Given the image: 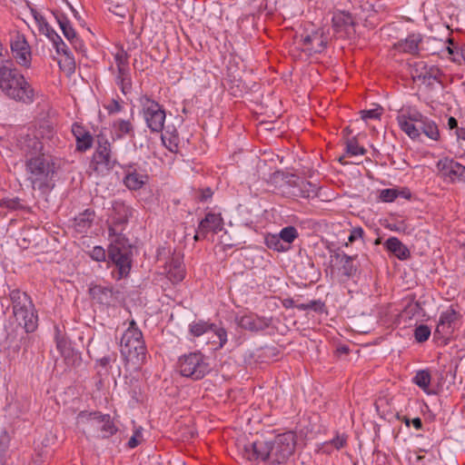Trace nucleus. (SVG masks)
<instances>
[{"label":"nucleus","mask_w":465,"mask_h":465,"mask_svg":"<svg viewBox=\"0 0 465 465\" xmlns=\"http://www.w3.org/2000/svg\"><path fill=\"white\" fill-rule=\"evenodd\" d=\"M296 438V433L290 430L276 435L272 440H255L244 446V456L250 461L282 464L293 454Z\"/></svg>","instance_id":"f257e3e1"},{"label":"nucleus","mask_w":465,"mask_h":465,"mask_svg":"<svg viewBox=\"0 0 465 465\" xmlns=\"http://www.w3.org/2000/svg\"><path fill=\"white\" fill-rule=\"evenodd\" d=\"M0 88L10 98L23 103H32L35 90L12 62L0 64Z\"/></svg>","instance_id":"f03ea898"},{"label":"nucleus","mask_w":465,"mask_h":465,"mask_svg":"<svg viewBox=\"0 0 465 465\" xmlns=\"http://www.w3.org/2000/svg\"><path fill=\"white\" fill-rule=\"evenodd\" d=\"M26 180L33 190L45 194L54 187L55 164L49 155H33L25 160Z\"/></svg>","instance_id":"7ed1b4c3"},{"label":"nucleus","mask_w":465,"mask_h":465,"mask_svg":"<svg viewBox=\"0 0 465 465\" xmlns=\"http://www.w3.org/2000/svg\"><path fill=\"white\" fill-rule=\"evenodd\" d=\"M120 347L125 361L131 363L134 368L137 369L145 362L147 349L143 333L134 320L130 322L129 327L124 332Z\"/></svg>","instance_id":"20e7f679"},{"label":"nucleus","mask_w":465,"mask_h":465,"mask_svg":"<svg viewBox=\"0 0 465 465\" xmlns=\"http://www.w3.org/2000/svg\"><path fill=\"white\" fill-rule=\"evenodd\" d=\"M78 423L83 424L84 432L93 438L107 439L117 431L109 414L81 412L78 415Z\"/></svg>","instance_id":"39448f33"},{"label":"nucleus","mask_w":465,"mask_h":465,"mask_svg":"<svg viewBox=\"0 0 465 465\" xmlns=\"http://www.w3.org/2000/svg\"><path fill=\"white\" fill-rule=\"evenodd\" d=\"M109 236L114 237L108 251L109 259L118 267L121 276L127 275L131 269L132 245L112 226L109 227Z\"/></svg>","instance_id":"423d86ee"},{"label":"nucleus","mask_w":465,"mask_h":465,"mask_svg":"<svg viewBox=\"0 0 465 465\" xmlns=\"http://www.w3.org/2000/svg\"><path fill=\"white\" fill-rule=\"evenodd\" d=\"M177 367L181 375L194 381L203 379L210 371L207 359L200 351L181 356Z\"/></svg>","instance_id":"0eeeda50"},{"label":"nucleus","mask_w":465,"mask_h":465,"mask_svg":"<svg viewBox=\"0 0 465 465\" xmlns=\"http://www.w3.org/2000/svg\"><path fill=\"white\" fill-rule=\"evenodd\" d=\"M97 142L98 144L93 154L91 166L94 171L98 173L110 171L117 163L115 155L112 152V144L103 136H98Z\"/></svg>","instance_id":"6e6552de"},{"label":"nucleus","mask_w":465,"mask_h":465,"mask_svg":"<svg viewBox=\"0 0 465 465\" xmlns=\"http://www.w3.org/2000/svg\"><path fill=\"white\" fill-rule=\"evenodd\" d=\"M140 103L149 129L153 133L161 132L165 121V111L162 105L146 95L140 98Z\"/></svg>","instance_id":"1a4fd4ad"},{"label":"nucleus","mask_w":465,"mask_h":465,"mask_svg":"<svg viewBox=\"0 0 465 465\" xmlns=\"http://www.w3.org/2000/svg\"><path fill=\"white\" fill-rule=\"evenodd\" d=\"M11 51L15 62L23 67L29 68L32 63V52L25 36L15 32L11 37Z\"/></svg>","instance_id":"9d476101"},{"label":"nucleus","mask_w":465,"mask_h":465,"mask_svg":"<svg viewBox=\"0 0 465 465\" xmlns=\"http://www.w3.org/2000/svg\"><path fill=\"white\" fill-rule=\"evenodd\" d=\"M437 166L440 175L444 179H449L450 182L460 180L465 175V166L452 159L444 158L440 160Z\"/></svg>","instance_id":"9b49d317"},{"label":"nucleus","mask_w":465,"mask_h":465,"mask_svg":"<svg viewBox=\"0 0 465 465\" xmlns=\"http://www.w3.org/2000/svg\"><path fill=\"white\" fill-rule=\"evenodd\" d=\"M16 322L22 325L26 332H33L38 326V317L34 304L31 308H24L14 312Z\"/></svg>","instance_id":"f8f14e48"},{"label":"nucleus","mask_w":465,"mask_h":465,"mask_svg":"<svg viewBox=\"0 0 465 465\" xmlns=\"http://www.w3.org/2000/svg\"><path fill=\"white\" fill-rule=\"evenodd\" d=\"M271 319L260 317L256 314H246L237 320L238 325L251 331H260L268 328L271 324Z\"/></svg>","instance_id":"ddd939ff"},{"label":"nucleus","mask_w":465,"mask_h":465,"mask_svg":"<svg viewBox=\"0 0 465 465\" xmlns=\"http://www.w3.org/2000/svg\"><path fill=\"white\" fill-rule=\"evenodd\" d=\"M19 147L26 159L33 155H45L43 143L34 134H27L19 140Z\"/></svg>","instance_id":"4468645a"},{"label":"nucleus","mask_w":465,"mask_h":465,"mask_svg":"<svg viewBox=\"0 0 465 465\" xmlns=\"http://www.w3.org/2000/svg\"><path fill=\"white\" fill-rule=\"evenodd\" d=\"M458 319L459 313L452 306L445 312H442L435 330V334H450L452 331V325L458 321Z\"/></svg>","instance_id":"2eb2a0df"},{"label":"nucleus","mask_w":465,"mask_h":465,"mask_svg":"<svg viewBox=\"0 0 465 465\" xmlns=\"http://www.w3.org/2000/svg\"><path fill=\"white\" fill-rule=\"evenodd\" d=\"M56 21L64 35V37L78 50H83L82 41L78 38L74 29L72 27L70 21L64 15H55Z\"/></svg>","instance_id":"dca6fc26"},{"label":"nucleus","mask_w":465,"mask_h":465,"mask_svg":"<svg viewBox=\"0 0 465 465\" xmlns=\"http://www.w3.org/2000/svg\"><path fill=\"white\" fill-rule=\"evenodd\" d=\"M223 228V221L219 213H209L199 223V230L202 233H217Z\"/></svg>","instance_id":"f3484780"},{"label":"nucleus","mask_w":465,"mask_h":465,"mask_svg":"<svg viewBox=\"0 0 465 465\" xmlns=\"http://www.w3.org/2000/svg\"><path fill=\"white\" fill-rule=\"evenodd\" d=\"M147 180L148 176L146 174L139 173L134 167L129 166L124 177V183L129 190L136 191L141 189Z\"/></svg>","instance_id":"a211bd4d"},{"label":"nucleus","mask_w":465,"mask_h":465,"mask_svg":"<svg viewBox=\"0 0 465 465\" xmlns=\"http://www.w3.org/2000/svg\"><path fill=\"white\" fill-rule=\"evenodd\" d=\"M302 42L304 45L308 46L307 51L314 54L322 52L327 45L326 37H324L322 32L319 31L304 36Z\"/></svg>","instance_id":"6ab92c4d"},{"label":"nucleus","mask_w":465,"mask_h":465,"mask_svg":"<svg viewBox=\"0 0 465 465\" xmlns=\"http://www.w3.org/2000/svg\"><path fill=\"white\" fill-rule=\"evenodd\" d=\"M89 293L93 300L106 306L111 305L115 299L113 289L102 285L91 286Z\"/></svg>","instance_id":"aec40b11"},{"label":"nucleus","mask_w":465,"mask_h":465,"mask_svg":"<svg viewBox=\"0 0 465 465\" xmlns=\"http://www.w3.org/2000/svg\"><path fill=\"white\" fill-rule=\"evenodd\" d=\"M422 37L420 34H411L405 39L399 41L394 45V48L402 53L416 54L419 52V45Z\"/></svg>","instance_id":"412c9836"},{"label":"nucleus","mask_w":465,"mask_h":465,"mask_svg":"<svg viewBox=\"0 0 465 465\" xmlns=\"http://www.w3.org/2000/svg\"><path fill=\"white\" fill-rule=\"evenodd\" d=\"M422 69L423 71L420 73L418 72V69H416V75L413 76L414 79H418L421 84L426 85H432L435 82H440L442 74L438 67L430 66V68H427L423 65Z\"/></svg>","instance_id":"4be33fe9"},{"label":"nucleus","mask_w":465,"mask_h":465,"mask_svg":"<svg viewBox=\"0 0 465 465\" xmlns=\"http://www.w3.org/2000/svg\"><path fill=\"white\" fill-rule=\"evenodd\" d=\"M168 277L173 282H179L183 280L185 271L181 257L175 256L168 263Z\"/></svg>","instance_id":"5701e85b"},{"label":"nucleus","mask_w":465,"mask_h":465,"mask_svg":"<svg viewBox=\"0 0 465 465\" xmlns=\"http://www.w3.org/2000/svg\"><path fill=\"white\" fill-rule=\"evenodd\" d=\"M13 305V312L24 308H31L33 302L26 292H21L19 289L12 290L9 293Z\"/></svg>","instance_id":"b1692460"},{"label":"nucleus","mask_w":465,"mask_h":465,"mask_svg":"<svg viewBox=\"0 0 465 465\" xmlns=\"http://www.w3.org/2000/svg\"><path fill=\"white\" fill-rule=\"evenodd\" d=\"M385 246L400 260H406L410 257L409 249L396 237H390L385 242Z\"/></svg>","instance_id":"393cba45"},{"label":"nucleus","mask_w":465,"mask_h":465,"mask_svg":"<svg viewBox=\"0 0 465 465\" xmlns=\"http://www.w3.org/2000/svg\"><path fill=\"white\" fill-rule=\"evenodd\" d=\"M94 213L90 210H85L74 218V226L75 230L84 233L92 226Z\"/></svg>","instance_id":"a878e982"},{"label":"nucleus","mask_w":465,"mask_h":465,"mask_svg":"<svg viewBox=\"0 0 465 465\" xmlns=\"http://www.w3.org/2000/svg\"><path fill=\"white\" fill-rule=\"evenodd\" d=\"M113 128L117 138L124 135L134 136V124L130 120L117 119L113 123Z\"/></svg>","instance_id":"bb28decb"},{"label":"nucleus","mask_w":465,"mask_h":465,"mask_svg":"<svg viewBox=\"0 0 465 465\" xmlns=\"http://www.w3.org/2000/svg\"><path fill=\"white\" fill-rule=\"evenodd\" d=\"M34 134L38 136V140H48L53 143H55V139H57L54 126L49 122L40 123Z\"/></svg>","instance_id":"cd10ccee"},{"label":"nucleus","mask_w":465,"mask_h":465,"mask_svg":"<svg viewBox=\"0 0 465 465\" xmlns=\"http://www.w3.org/2000/svg\"><path fill=\"white\" fill-rule=\"evenodd\" d=\"M332 24L337 30H341L353 25L354 20L349 12L339 11L333 15Z\"/></svg>","instance_id":"c85d7f7f"},{"label":"nucleus","mask_w":465,"mask_h":465,"mask_svg":"<svg viewBox=\"0 0 465 465\" xmlns=\"http://www.w3.org/2000/svg\"><path fill=\"white\" fill-rule=\"evenodd\" d=\"M348 436L344 433L337 434L335 438L329 441L322 443V450L324 453L330 454L332 448L339 450L347 445Z\"/></svg>","instance_id":"c756f323"},{"label":"nucleus","mask_w":465,"mask_h":465,"mask_svg":"<svg viewBox=\"0 0 465 465\" xmlns=\"http://www.w3.org/2000/svg\"><path fill=\"white\" fill-rule=\"evenodd\" d=\"M337 259H340V262L341 264V272L346 277H351L355 275L357 272V267L353 264L354 257L347 255V254H337Z\"/></svg>","instance_id":"7c9ffc66"},{"label":"nucleus","mask_w":465,"mask_h":465,"mask_svg":"<svg viewBox=\"0 0 465 465\" xmlns=\"http://www.w3.org/2000/svg\"><path fill=\"white\" fill-rule=\"evenodd\" d=\"M213 328V323H210L203 320L194 321L189 325L190 333L193 337H200L204 333L211 331Z\"/></svg>","instance_id":"2f4dec72"},{"label":"nucleus","mask_w":465,"mask_h":465,"mask_svg":"<svg viewBox=\"0 0 465 465\" xmlns=\"http://www.w3.org/2000/svg\"><path fill=\"white\" fill-rule=\"evenodd\" d=\"M299 193L295 195L302 198H310L317 196V185L308 181H302L299 184Z\"/></svg>","instance_id":"473e14b6"},{"label":"nucleus","mask_w":465,"mask_h":465,"mask_svg":"<svg viewBox=\"0 0 465 465\" xmlns=\"http://www.w3.org/2000/svg\"><path fill=\"white\" fill-rule=\"evenodd\" d=\"M265 244L269 249L276 252H286L290 246L284 244L278 234H268L265 236Z\"/></svg>","instance_id":"72a5a7b5"},{"label":"nucleus","mask_w":465,"mask_h":465,"mask_svg":"<svg viewBox=\"0 0 465 465\" xmlns=\"http://www.w3.org/2000/svg\"><path fill=\"white\" fill-rule=\"evenodd\" d=\"M114 59L118 73L123 74L124 72L129 71V54L122 47L115 53Z\"/></svg>","instance_id":"f704fd0d"},{"label":"nucleus","mask_w":465,"mask_h":465,"mask_svg":"<svg viewBox=\"0 0 465 465\" xmlns=\"http://www.w3.org/2000/svg\"><path fill=\"white\" fill-rule=\"evenodd\" d=\"M397 122L401 131H403L411 139H417L420 137V133H418V130L415 127V122L406 121L403 117L397 120Z\"/></svg>","instance_id":"c9c22d12"},{"label":"nucleus","mask_w":465,"mask_h":465,"mask_svg":"<svg viewBox=\"0 0 465 465\" xmlns=\"http://www.w3.org/2000/svg\"><path fill=\"white\" fill-rule=\"evenodd\" d=\"M430 373L428 371L422 370L417 371L413 377V382L424 391H427L430 383Z\"/></svg>","instance_id":"e433bc0d"},{"label":"nucleus","mask_w":465,"mask_h":465,"mask_svg":"<svg viewBox=\"0 0 465 465\" xmlns=\"http://www.w3.org/2000/svg\"><path fill=\"white\" fill-rule=\"evenodd\" d=\"M421 116H423V115L416 109L411 108V107H407V108H402L400 111L399 114L397 115V120L403 117V119L406 121H411V122L416 123V122H419L421 120Z\"/></svg>","instance_id":"4c0bfd02"},{"label":"nucleus","mask_w":465,"mask_h":465,"mask_svg":"<svg viewBox=\"0 0 465 465\" xmlns=\"http://www.w3.org/2000/svg\"><path fill=\"white\" fill-rule=\"evenodd\" d=\"M282 242L290 246V244L298 237V232L293 226H287L281 230L278 234Z\"/></svg>","instance_id":"58836bf2"},{"label":"nucleus","mask_w":465,"mask_h":465,"mask_svg":"<svg viewBox=\"0 0 465 465\" xmlns=\"http://www.w3.org/2000/svg\"><path fill=\"white\" fill-rule=\"evenodd\" d=\"M117 84L120 86L123 94H126L132 87V82L129 71L124 72V74L118 73L117 74Z\"/></svg>","instance_id":"ea45409f"},{"label":"nucleus","mask_w":465,"mask_h":465,"mask_svg":"<svg viewBox=\"0 0 465 465\" xmlns=\"http://www.w3.org/2000/svg\"><path fill=\"white\" fill-rule=\"evenodd\" d=\"M423 134L431 140L437 141L440 137V133L437 124L428 119L425 121Z\"/></svg>","instance_id":"a19ab883"},{"label":"nucleus","mask_w":465,"mask_h":465,"mask_svg":"<svg viewBox=\"0 0 465 465\" xmlns=\"http://www.w3.org/2000/svg\"><path fill=\"white\" fill-rule=\"evenodd\" d=\"M93 137L90 134L81 135L76 139V149L80 152H85L92 147Z\"/></svg>","instance_id":"79ce46f5"},{"label":"nucleus","mask_w":465,"mask_h":465,"mask_svg":"<svg viewBox=\"0 0 465 465\" xmlns=\"http://www.w3.org/2000/svg\"><path fill=\"white\" fill-rule=\"evenodd\" d=\"M347 153L351 155H362L366 153V150L360 146L355 138L349 139L346 143Z\"/></svg>","instance_id":"37998d69"},{"label":"nucleus","mask_w":465,"mask_h":465,"mask_svg":"<svg viewBox=\"0 0 465 465\" xmlns=\"http://www.w3.org/2000/svg\"><path fill=\"white\" fill-rule=\"evenodd\" d=\"M430 335V329L427 325H420L414 331V337L418 342L426 341Z\"/></svg>","instance_id":"c03bdc74"},{"label":"nucleus","mask_w":465,"mask_h":465,"mask_svg":"<svg viewBox=\"0 0 465 465\" xmlns=\"http://www.w3.org/2000/svg\"><path fill=\"white\" fill-rule=\"evenodd\" d=\"M0 206L10 210L21 209L22 205L18 198H5L0 201Z\"/></svg>","instance_id":"a18cd8bd"},{"label":"nucleus","mask_w":465,"mask_h":465,"mask_svg":"<svg viewBox=\"0 0 465 465\" xmlns=\"http://www.w3.org/2000/svg\"><path fill=\"white\" fill-rule=\"evenodd\" d=\"M59 64L61 67L64 66V70H66L68 74H72L75 70V61L71 53L64 55L63 64L62 62H59Z\"/></svg>","instance_id":"49530a36"},{"label":"nucleus","mask_w":465,"mask_h":465,"mask_svg":"<svg viewBox=\"0 0 465 465\" xmlns=\"http://www.w3.org/2000/svg\"><path fill=\"white\" fill-rule=\"evenodd\" d=\"M211 331H213L215 333V335L217 336L218 340H219V349L223 348L225 343L227 342V331L224 328H218L215 324H214V328L213 330H211Z\"/></svg>","instance_id":"de8ad7c7"},{"label":"nucleus","mask_w":465,"mask_h":465,"mask_svg":"<svg viewBox=\"0 0 465 465\" xmlns=\"http://www.w3.org/2000/svg\"><path fill=\"white\" fill-rule=\"evenodd\" d=\"M381 108L378 107L371 110H362L361 112V119L367 121L368 119H379L381 115Z\"/></svg>","instance_id":"09e8293b"},{"label":"nucleus","mask_w":465,"mask_h":465,"mask_svg":"<svg viewBox=\"0 0 465 465\" xmlns=\"http://www.w3.org/2000/svg\"><path fill=\"white\" fill-rule=\"evenodd\" d=\"M32 13H33V15H34V18L37 24V26H38V30L40 33H43L45 31V29H47V27L50 25L46 19L44 17V15H42L40 13H38L37 11L35 10H32Z\"/></svg>","instance_id":"8fccbe9b"},{"label":"nucleus","mask_w":465,"mask_h":465,"mask_svg":"<svg viewBox=\"0 0 465 465\" xmlns=\"http://www.w3.org/2000/svg\"><path fill=\"white\" fill-rule=\"evenodd\" d=\"M398 197V191L395 189H384L380 193V198L386 203L393 202Z\"/></svg>","instance_id":"3c124183"},{"label":"nucleus","mask_w":465,"mask_h":465,"mask_svg":"<svg viewBox=\"0 0 465 465\" xmlns=\"http://www.w3.org/2000/svg\"><path fill=\"white\" fill-rule=\"evenodd\" d=\"M90 256L93 260H94L96 262H103L105 260L106 254H105V251L103 247L95 246L90 252Z\"/></svg>","instance_id":"603ef678"},{"label":"nucleus","mask_w":465,"mask_h":465,"mask_svg":"<svg viewBox=\"0 0 465 465\" xmlns=\"http://www.w3.org/2000/svg\"><path fill=\"white\" fill-rule=\"evenodd\" d=\"M11 437L6 430H3L0 433V451L6 453L9 448Z\"/></svg>","instance_id":"864d4df0"},{"label":"nucleus","mask_w":465,"mask_h":465,"mask_svg":"<svg viewBox=\"0 0 465 465\" xmlns=\"http://www.w3.org/2000/svg\"><path fill=\"white\" fill-rule=\"evenodd\" d=\"M53 45L55 48L57 54L67 55L71 53L61 37L57 41H54Z\"/></svg>","instance_id":"5fc2aeb1"},{"label":"nucleus","mask_w":465,"mask_h":465,"mask_svg":"<svg viewBox=\"0 0 465 465\" xmlns=\"http://www.w3.org/2000/svg\"><path fill=\"white\" fill-rule=\"evenodd\" d=\"M104 108L109 114L119 113L123 109L121 104L115 99H113L108 104L104 105Z\"/></svg>","instance_id":"6e6d98bb"},{"label":"nucleus","mask_w":465,"mask_h":465,"mask_svg":"<svg viewBox=\"0 0 465 465\" xmlns=\"http://www.w3.org/2000/svg\"><path fill=\"white\" fill-rule=\"evenodd\" d=\"M450 129H457V135L459 138L465 139V128L458 129V121L450 116L448 120Z\"/></svg>","instance_id":"4d7b16f0"},{"label":"nucleus","mask_w":465,"mask_h":465,"mask_svg":"<svg viewBox=\"0 0 465 465\" xmlns=\"http://www.w3.org/2000/svg\"><path fill=\"white\" fill-rule=\"evenodd\" d=\"M363 234H364V232L361 227H354L351 231L348 240L350 242H353L358 239H361Z\"/></svg>","instance_id":"13d9d810"},{"label":"nucleus","mask_w":465,"mask_h":465,"mask_svg":"<svg viewBox=\"0 0 465 465\" xmlns=\"http://www.w3.org/2000/svg\"><path fill=\"white\" fill-rule=\"evenodd\" d=\"M116 361V356L114 354L106 355L104 357L97 359L96 364L103 368H106L111 361Z\"/></svg>","instance_id":"bf43d9fd"},{"label":"nucleus","mask_w":465,"mask_h":465,"mask_svg":"<svg viewBox=\"0 0 465 465\" xmlns=\"http://www.w3.org/2000/svg\"><path fill=\"white\" fill-rule=\"evenodd\" d=\"M56 347L65 357L69 356L72 352L71 349L67 346L66 341L64 340H58L56 342Z\"/></svg>","instance_id":"052dcab7"},{"label":"nucleus","mask_w":465,"mask_h":465,"mask_svg":"<svg viewBox=\"0 0 465 465\" xmlns=\"http://www.w3.org/2000/svg\"><path fill=\"white\" fill-rule=\"evenodd\" d=\"M42 34L47 36L52 41V43L57 41L61 37L50 25L47 27V29H45Z\"/></svg>","instance_id":"680f3d73"},{"label":"nucleus","mask_w":465,"mask_h":465,"mask_svg":"<svg viewBox=\"0 0 465 465\" xmlns=\"http://www.w3.org/2000/svg\"><path fill=\"white\" fill-rule=\"evenodd\" d=\"M309 310H312L314 312H322L324 303L322 302L320 300L318 301H311L308 302Z\"/></svg>","instance_id":"e2e57ef3"},{"label":"nucleus","mask_w":465,"mask_h":465,"mask_svg":"<svg viewBox=\"0 0 465 465\" xmlns=\"http://www.w3.org/2000/svg\"><path fill=\"white\" fill-rule=\"evenodd\" d=\"M72 132L75 138L81 137V135L89 134L88 132H85L83 127L77 124H74L72 127Z\"/></svg>","instance_id":"0e129e2a"},{"label":"nucleus","mask_w":465,"mask_h":465,"mask_svg":"<svg viewBox=\"0 0 465 465\" xmlns=\"http://www.w3.org/2000/svg\"><path fill=\"white\" fill-rule=\"evenodd\" d=\"M213 195V192L210 188H206L201 192L200 200L206 201L211 198Z\"/></svg>","instance_id":"69168bd1"},{"label":"nucleus","mask_w":465,"mask_h":465,"mask_svg":"<svg viewBox=\"0 0 465 465\" xmlns=\"http://www.w3.org/2000/svg\"><path fill=\"white\" fill-rule=\"evenodd\" d=\"M427 120H428L427 117L421 116V120L415 123V127L417 128L418 133H420V134L423 133L425 121H427Z\"/></svg>","instance_id":"338daca9"},{"label":"nucleus","mask_w":465,"mask_h":465,"mask_svg":"<svg viewBox=\"0 0 465 465\" xmlns=\"http://www.w3.org/2000/svg\"><path fill=\"white\" fill-rule=\"evenodd\" d=\"M411 423L416 430H421L422 421H421L420 418L417 417V418L412 419Z\"/></svg>","instance_id":"774afa93"}]
</instances>
